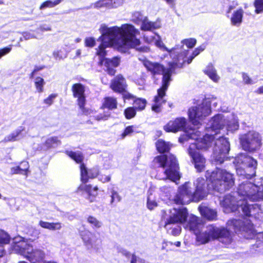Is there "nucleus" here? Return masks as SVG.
<instances>
[{
    "instance_id": "nucleus-1",
    "label": "nucleus",
    "mask_w": 263,
    "mask_h": 263,
    "mask_svg": "<svg viewBox=\"0 0 263 263\" xmlns=\"http://www.w3.org/2000/svg\"><path fill=\"white\" fill-rule=\"evenodd\" d=\"M102 34L100 39L101 44L97 50V54L100 58V62L104 61V66L108 73L111 76L115 74V68L120 63V59L114 57L112 59H103L106 54L105 48L114 46L121 52H126L129 48H135L142 53L148 52L150 49L148 46H140V41L136 38L140 33L139 31L130 24H125L121 27H108L105 24H102L99 29Z\"/></svg>"
},
{
    "instance_id": "nucleus-2",
    "label": "nucleus",
    "mask_w": 263,
    "mask_h": 263,
    "mask_svg": "<svg viewBox=\"0 0 263 263\" xmlns=\"http://www.w3.org/2000/svg\"><path fill=\"white\" fill-rule=\"evenodd\" d=\"M240 233L247 239L255 238L263 242V232L256 233L250 219H232L227 223V228L217 227L213 224L204 227L195 232L196 242L198 245L205 244L212 240L218 239L226 245L230 244L232 240V234Z\"/></svg>"
},
{
    "instance_id": "nucleus-3",
    "label": "nucleus",
    "mask_w": 263,
    "mask_h": 263,
    "mask_svg": "<svg viewBox=\"0 0 263 263\" xmlns=\"http://www.w3.org/2000/svg\"><path fill=\"white\" fill-rule=\"evenodd\" d=\"M196 40L190 39L183 40L181 45H176L170 51V57L173 62L170 63L169 67L165 68L157 63H153L148 60L143 61V65L146 69L153 74H162V84L160 88L158 89L157 96H155L152 108L156 112L161 110V105L165 102L164 97L165 92L172 80L171 76L177 67L181 68L185 62L184 58L188 54L189 48H193L196 44Z\"/></svg>"
},
{
    "instance_id": "nucleus-4",
    "label": "nucleus",
    "mask_w": 263,
    "mask_h": 263,
    "mask_svg": "<svg viewBox=\"0 0 263 263\" xmlns=\"http://www.w3.org/2000/svg\"><path fill=\"white\" fill-rule=\"evenodd\" d=\"M226 125L228 131L234 132L239 128L238 119L233 114L225 117L223 115L218 114L210 121V126L206 127V130H211L214 134H206L203 138L208 135L212 138L207 139V141L212 143L215 140L214 147L211 160L216 165L223 162L230 149V143L228 139L223 136H218V130L223 128Z\"/></svg>"
},
{
    "instance_id": "nucleus-5",
    "label": "nucleus",
    "mask_w": 263,
    "mask_h": 263,
    "mask_svg": "<svg viewBox=\"0 0 263 263\" xmlns=\"http://www.w3.org/2000/svg\"><path fill=\"white\" fill-rule=\"evenodd\" d=\"M220 204L226 213L237 211L241 215L259 220L263 219V210L258 204H245L244 201L237 199L231 194L225 195L220 200Z\"/></svg>"
},
{
    "instance_id": "nucleus-6",
    "label": "nucleus",
    "mask_w": 263,
    "mask_h": 263,
    "mask_svg": "<svg viewBox=\"0 0 263 263\" xmlns=\"http://www.w3.org/2000/svg\"><path fill=\"white\" fill-rule=\"evenodd\" d=\"M189 182H186L179 187L178 192L174 198L175 203L186 204L191 201L198 202L206 196L205 180L204 178H198L194 182V186L195 187L194 192L192 191Z\"/></svg>"
},
{
    "instance_id": "nucleus-7",
    "label": "nucleus",
    "mask_w": 263,
    "mask_h": 263,
    "mask_svg": "<svg viewBox=\"0 0 263 263\" xmlns=\"http://www.w3.org/2000/svg\"><path fill=\"white\" fill-rule=\"evenodd\" d=\"M187 136L191 140H194V142H190V145L188 149V153L194 163L195 167L198 172H201L204 167L205 160L204 158L199 153V149H206L212 143L208 142L207 139H211L212 137L206 135L204 138H200L201 132L192 130L189 132Z\"/></svg>"
},
{
    "instance_id": "nucleus-8",
    "label": "nucleus",
    "mask_w": 263,
    "mask_h": 263,
    "mask_svg": "<svg viewBox=\"0 0 263 263\" xmlns=\"http://www.w3.org/2000/svg\"><path fill=\"white\" fill-rule=\"evenodd\" d=\"M209 182V190L212 189L218 192H223L234 185L233 175L224 170L217 168L215 170L206 171L205 175Z\"/></svg>"
},
{
    "instance_id": "nucleus-9",
    "label": "nucleus",
    "mask_w": 263,
    "mask_h": 263,
    "mask_svg": "<svg viewBox=\"0 0 263 263\" xmlns=\"http://www.w3.org/2000/svg\"><path fill=\"white\" fill-rule=\"evenodd\" d=\"M155 164L164 170L162 173H158L157 177L160 180L170 179L174 182L179 180L180 176L179 166L176 158L172 154L160 155L156 157L154 160Z\"/></svg>"
},
{
    "instance_id": "nucleus-10",
    "label": "nucleus",
    "mask_w": 263,
    "mask_h": 263,
    "mask_svg": "<svg viewBox=\"0 0 263 263\" xmlns=\"http://www.w3.org/2000/svg\"><path fill=\"white\" fill-rule=\"evenodd\" d=\"M188 216L186 208L181 207L178 209L173 208L167 212H164L162 215L164 221L165 228L168 232L176 236L180 234L181 228L178 224L182 223L186 220Z\"/></svg>"
},
{
    "instance_id": "nucleus-11",
    "label": "nucleus",
    "mask_w": 263,
    "mask_h": 263,
    "mask_svg": "<svg viewBox=\"0 0 263 263\" xmlns=\"http://www.w3.org/2000/svg\"><path fill=\"white\" fill-rule=\"evenodd\" d=\"M237 175L241 179H249L255 176L257 161L246 154H241L233 161Z\"/></svg>"
},
{
    "instance_id": "nucleus-12",
    "label": "nucleus",
    "mask_w": 263,
    "mask_h": 263,
    "mask_svg": "<svg viewBox=\"0 0 263 263\" xmlns=\"http://www.w3.org/2000/svg\"><path fill=\"white\" fill-rule=\"evenodd\" d=\"M237 193L244 203L249 204L247 201H258L263 199V185H257L246 180L241 182L237 188Z\"/></svg>"
},
{
    "instance_id": "nucleus-13",
    "label": "nucleus",
    "mask_w": 263,
    "mask_h": 263,
    "mask_svg": "<svg viewBox=\"0 0 263 263\" xmlns=\"http://www.w3.org/2000/svg\"><path fill=\"white\" fill-rule=\"evenodd\" d=\"M216 97H212L204 99L201 104L193 106L189 109L188 114L190 120L194 126L201 125V122L204 118L211 113V105L213 103L216 107L217 102Z\"/></svg>"
},
{
    "instance_id": "nucleus-14",
    "label": "nucleus",
    "mask_w": 263,
    "mask_h": 263,
    "mask_svg": "<svg viewBox=\"0 0 263 263\" xmlns=\"http://www.w3.org/2000/svg\"><path fill=\"white\" fill-rule=\"evenodd\" d=\"M15 250H19V253L26 258L31 263H40L45 257V252L41 249L32 248V246L23 241L16 244Z\"/></svg>"
},
{
    "instance_id": "nucleus-15",
    "label": "nucleus",
    "mask_w": 263,
    "mask_h": 263,
    "mask_svg": "<svg viewBox=\"0 0 263 263\" xmlns=\"http://www.w3.org/2000/svg\"><path fill=\"white\" fill-rule=\"evenodd\" d=\"M242 148L248 152L258 150L261 145V138L259 134L255 131H249L240 137Z\"/></svg>"
},
{
    "instance_id": "nucleus-16",
    "label": "nucleus",
    "mask_w": 263,
    "mask_h": 263,
    "mask_svg": "<svg viewBox=\"0 0 263 263\" xmlns=\"http://www.w3.org/2000/svg\"><path fill=\"white\" fill-rule=\"evenodd\" d=\"M73 96L77 98V104L81 112L85 115H90L92 111L85 107L86 104V97L85 96V87L81 83H76L72 86Z\"/></svg>"
},
{
    "instance_id": "nucleus-17",
    "label": "nucleus",
    "mask_w": 263,
    "mask_h": 263,
    "mask_svg": "<svg viewBox=\"0 0 263 263\" xmlns=\"http://www.w3.org/2000/svg\"><path fill=\"white\" fill-rule=\"evenodd\" d=\"M186 124V120L184 118H179L176 119L174 121H170L165 126H164V129L167 132H177L179 130H183L185 132L186 134L182 139L185 140H191L190 137L187 136L189 132H199L197 129H191L186 130L185 127Z\"/></svg>"
},
{
    "instance_id": "nucleus-18",
    "label": "nucleus",
    "mask_w": 263,
    "mask_h": 263,
    "mask_svg": "<svg viewBox=\"0 0 263 263\" xmlns=\"http://www.w3.org/2000/svg\"><path fill=\"white\" fill-rule=\"evenodd\" d=\"M124 0H99L91 4L90 8L97 9L105 8L106 9H116L121 6Z\"/></svg>"
},
{
    "instance_id": "nucleus-19",
    "label": "nucleus",
    "mask_w": 263,
    "mask_h": 263,
    "mask_svg": "<svg viewBox=\"0 0 263 263\" xmlns=\"http://www.w3.org/2000/svg\"><path fill=\"white\" fill-rule=\"evenodd\" d=\"M98 187L97 186H93L90 184H82L78 189V192L82 194L85 193L87 195L86 198L90 202L95 201V198L98 196Z\"/></svg>"
},
{
    "instance_id": "nucleus-20",
    "label": "nucleus",
    "mask_w": 263,
    "mask_h": 263,
    "mask_svg": "<svg viewBox=\"0 0 263 263\" xmlns=\"http://www.w3.org/2000/svg\"><path fill=\"white\" fill-rule=\"evenodd\" d=\"M80 170L83 182H87L88 178H94L99 175V170L98 167H93L88 171L85 165L82 163L80 165Z\"/></svg>"
},
{
    "instance_id": "nucleus-21",
    "label": "nucleus",
    "mask_w": 263,
    "mask_h": 263,
    "mask_svg": "<svg viewBox=\"0 0 263 263\" xmlns=\"http://www.w3.org/2000/svg\"><path fill=\"white\" fill-rule=\"evenodd\" d=\"M26 133L25 127L23 126H20L12 133L6 136L3 141L9 142L19 140L25 137Z\"/></svg>"
},
{
    "instance_id": "nucleus-22",
    "label": "nucleus",
    "mask_w": 263,
    "mask_h": 263,
    "mask_svg": "<svg viewBox=\"0 0 263 263\" xmlns=\"http://www.w3.org/2000/svg\"><path fill=\"white\" fill-rule=\"evenodd\" d=\"M126 84L125 79L121 75L116 77L110 84V88L115 92L121 93L126 88Z\"/></svg>"
},
{
    "instance_id": "nucleus-23",
    "label": "nucleus",
    "mask_w": 263,
    "mask_h": 263,
    "mask_svg": "<svg viewBox=\"0 0 263 263\" xmlns=\"http://www.w3.org/2000/svg\"><path fill=\"white\" fill-rule=\"evenodd\" d=\"M203 226V224L202 223L200 218L192 215L189 216L186 228L193 231L195 234L196 231L202 228Z\"/></svg>"
},
{
    "instance_id": "nucleus-24",
    "label": "nucleus",
    "mask_w": 263,
    "mask_h": 263,
    "mask_svg": "<svg viewBox=\"0 0 263 263\" xmlns=\"http://www.w3.org/2000/svg\"><path fill=\"white\" fill-rule=\"evenodd\" d=\"M161 24L159 20L155 22L149 21L147 17L141 24V29L143 31H153L161 27Z\"/></svg>"
},
{
    "instance_id": "nucleus-25",
    "label": "nucleus",
    "mask_w": 263,
    "mask_h": 263,
    "mask_svg": "<svg viewBox=\"0 0 263 263\" xmlns=\"http://www.w3.org/2000/svg\"><path fill=\"white\" fill-rule=\"evenodd\" d=\"M243 14L244 11L241 8L235 10L230 19L231 24L235 26H240L242 22Z\"/></svg>"
},
{
    "instance_id": "nucleus-26",
    "label": "nucleus",
    "mask_w": 263,
    "mask_h": 263,
    "mask_svg": "<svg viewBox=\"0 0 263 263\" xmlns=\"http://www.w3.org/2000/svg\"><path fill=\"white\" fill-rule=\"evenodd\" d=\"M39 225L46 229L50 231H60L62 228V223L60 222H49L43 220H40L39 222Z\"/></svg>"
},
{
    "instance_id": "nucleus-27",
    "label": "nucleus",
    "mask_w": 263,
    "mask_h": 263,
    "mask_svg": "<svg viewBox=\"0 0 263 263\" xmlns=\"http://www.w3.org/2000/svg\"><path fill=\"white\" fill-rule=\"evenodd\" d=\"M203 71L213 82H218L220 80V77L218 75L217 70L212 64H209Z\"/></svg>"
},
{
    "instance_id": "nucleus-28",
    "label": "nucleus",
    "mask_w": 263,
    "mask_h": 263,
    "mask_svg": "<svg viewBox=\"0 0 263 263\" xmlns=\"http://www.w3.org/2000/svg\"><path fill=\"white\" fill-rule=\"evenodd\" d=\"M201 214L209 220H214L216 219L217 213L215 211L206 207H199Z\"/></svg>"
},
{
    "instance_id": "nucleus-29",
    "label": "nucleus",
    "mask_w": 263,
    "mask_h": 263,
    "mask_svg": "<svg viewBox=\"0 0 263 263\" xmlns=\"http://www.w3.org/2000/svg\"><path fill=\"white\" fill-rule=\"evenodd\" d=\"M80 234L85 245L88 249L93 248V243L91 239V233L89 231H82L80 232Z\"/></svg>"
},
{
    "instance_id": "nucleus-30",
    "label": "nucleus",
    "mask_w": 263,
    "mask_h": 263,
    "mask_svg": "<svg viewBox=\"0 0 263 263\" xmlns=\"http://www.w3.org/2000/svg\"><path fill=\"white\" fill-rule=\"evenodd\" d=\"M61 144V141L57 137H51L46 139L42 148L44 150H47L50 148L55 147Z\"/></svg>"
},
{
    "instance_id": "nucleus-31",
    "label": "nucleus",
    "mask_w": 263,
    "mask_h": 263,
    "mask_svg": "<svg viewBox=\"0 0 263 263\" xmlns=\"http://www.w3.org/2000/svg\"><path fill=\"white\" fill-rule=\"evenodd\" d=\"M10 237L7 233L0 229V257L5 254L3 245L9 242Z\"/></svg>"
},
{
    "instance_id": "nucleus-32",
    "label": "nucleus",
    "mask_w": 263,
    "mask_h": 263,
    "mask_svg": "<svg viewBox=\"0 0 263 263\" xmlns=\"http://www.w3.org/2000/svg\"><path fill=\"white\" fill-rule=\"evenodd\" d=\"M117 101L116 98L112 97H106L104 99L103 107L109 109H114L117 108Z\"/></svg>"
},
{
    "instance_id": "nucleus-33",
    "label": "nucleus",
    "mask_w": 263,
    "mask_h": 263,
    "mask_svg": "<svg viewBox=\"0 0 263 263\" xmlns=\"http://www.w3.org/2000/svg\"><path fill=\"white\" fill-rule=\"evenodd\" d=\"M66 154L78 163H81L84 159L83 154L79 151L72 152L67 151Z\"/></svg>"
},
{
    "instance_id": "nucleus-34",
    "label": "nucleus",
    "mask_w": 263,
    "mask_h": 263,
    "mask_svg": "<svg viewBox=\"0 0 263 263\" xmlns=\"http://www.w3.org/2000/svg\"><path fill=\"white\" fill-rule=\"evenodd\" d=\"M157 150L161 153L167 152L170 149L169 143L163 140H159L156 143Z\"/></svg>"
},
{
    "instance_id": "nucleus-35",
    "label": "nucleus",
    "mask_w": 263,
    "mask_h": 263,
    "mask_svg": "<svg viewBox=\"0 0 263 263\" xmlns=\"http://www.w3.org/2000/svg\"><path fill=\"white\" fill-rule=\"evenodd\" d=\"M87 221L94 229H99L102 226V222L92 216H89Z\"/></svg>"
},
{
    "instance_id": "nucleus-36",
    "label": "nucleus",
    "mask_w": 263,
    "mask_h": 263,
    "mask_svg": "<svg viewBox=\"0 0 263 263\" xmlns=\"http://www.w3.org/2000/svg\"><path fill=\"white\" fill-rule=\"evenodd\" d=\"M62 1L63 0L47 1L41 4L40 9L43 10L47 8H53L60 4Z\"/></svg>"
},
{
    "instance_id": "nucleus-37",
    "label": "nucleus",
    "mask_w": 263,
    "mask_h": 263,
    "mask_svg": "<svg viewBox=\"0 0 263 263\" xmlns=\"http://www.w3.org/2000/svg\"><path fill=\"white\" fill-rule=\"evenodd\" d=\"M146 104V101L145 99L137 98L134 100L135 107L140 110L145 108Z\"/></svg>"
},
{
    "instance_id": "nucleus-38",
    "label": "nucleus",
    "mask_w": 263,
    "mask_h": 263,
    "mask_svg": "<svg viewBox=\"0 0 263 263\" xmlns=\"http://www.w3.org/2000/svg\"><path fill=\"white\" fill-rule=\"evenodd\" d=\"M34 84L37 91L40 93L42 92L45 84L44 79L41 77H37L35 79Z\"/></svg>"
},
{
    "instance_id": "nucleus-39",
    "label": "nucleus",
    "mask_w": 263,
    "mask_h": 263,
    "mask_svg": "<svg viewBox=\"0 0 263 263\" xmlns=\"http://www.w3.org/2000/svg\"><path fill=\"white\" fill-rule=\"evenodd\" d=\"M147 17L144 16L140 12H135L133 14V20L136 23H140L141 24L144 22Z\"/></svg>"
},
{
    "instance_id": "nucleus-40",
    "label": "nucleus",
    "mask_w": 263,
    "mask_h": 263,
    "mask_svg": "<svg viewBox=\"0 0 263 263\" xmlns=\"http://www.w3.org/2000/svg\"><path fill=\"white\" fill-rule=\"evenodd\" d=\"M157 47L159 48L163 51H167L170 54L171 50H168L167 48L163 44V42L161 41V37L159 35H157V39L155 40L154 44Z\"/></svg>"
},
{
    "instance_id": "nucleus-41",
    "label": "nucleus",
    "mask_w": 263,
    "mask_h": 263,
    "mask_svg": "<svg viewBox=\"0 0 263 263\" xmlns=\"http://www.w3.org/2000/svg\"><path fill=\"white\" fill-rule=\"evenodd\" d=\"M52 55L55 60H61L67 57V54L64 53L61 50H54L52 53Z\"/></svg>"
},
{
    "instance_id": "nucleus-42",
    "label": "nucleus",
    "mask_w": 263,
    "mask_h": 263,
    "mask_svg": "<svg viewBox=\"0 0 263 263\" xmlns=\"http://www.w3.org/2000/svg\"><path fill=\"white\" fill-rule=\"evenodd\" d=\"M254 6L256 13H263V0H254Z\"/></svg>"
},
{
    "instance_id": "nucleus-43",
    "label": "nucleus",
    "mask_w": 263,
    "mask_h": 263,
    "mask_svg": "<svg viewBox=\"0 0 263 263\" xmlns=\"http://www.w3.org/2000/svg\"><path fill=\"white\" fill-rule=\"evenodd\" d=\"M124 114L126 119H130L136 116V111L134 107H129L125 109Z\"/></svg>"
},
{
    "instance_id": "nucleus-44",
    "label": "nucleus",
    "mask_w": 263,
    "mask_h": 263,
    "mask_svg": "<svg viewBox=\"0 0 263 263\" xmlns=\"http://www.w3.org/2000/svg\"><path fill=\"white\" fill-rule=\"evenodd\" d=\"M136 129V126L134 125L126 127L124 132L121 135V138L124 139L126 136H130L132 133L135 132Z\"/></svg>"
},
{
    "instance_id": "nucleus-45",
    "label": "nucleus",
    "mask_w": 263,
    "mask_h": 263,
    "mask_svg": "<svg viewBox=\"0 0 263 263\" xmlns=\"http://www.w3.org/2000/svg\"><path fill=\"white\" fill-rule=\"evenodd\" d=\"M20 165L22 167V173L24 174V176L27 178L29 173V164L27 161H23L20 163Z\"/></svg>"
},
{
    "instance_id": "nucleus-46",
    "label": "nucleus",
    "mask_w": 263,
    "mask_h": 263,
    "mask_svg": "<svg viewBox=\"0 0 263 263\" xmlns=\"http://www.w3.org/2000/svg\"><path fill=\"white\" fill-rule=\"evenodd\" d=\"M157 205H158V204H157V202L155 200L152 199L151 194L148 195V196L147 197V208L150 210H152L154 209L156 207H157Z\"/></svg>"
},
{
    "instance_id": "nucleus-47",
    "label": "nucleus",
    "mask_w": 263,
    "mask_h": 263,
    "mask_svg": "<svg viewBox=\"0 0 263 263\" xmlns=\"http://www.w3.org/2000/svg\"><path fill=\"white\" fill-rule=\"evenodd\" d=\"M111 204H112L114 202H118L121 200V197L119 196V194L117 192L112 190L111 192Z\"/></svg>"
},
{
    "instance_id": "nucleus-48",
    "label": "nucleus",
    "mask_w": 263,
    "mask_h": 263,
    "mask_svg": "<svg viewBox=\"0 0 263 263\" xmlns=\"http://www.w3.org/2000/svg\"><path fill=\"white\" fill-rule=\"evenodd\" d=\"M57 96V95L56 94H51L48 98L44 100V103L47 104L48 106L51 105Z\"/></svg>"
},
{
    "instance_id": "nucleus-49",
    "label": "nucleus",
    "mask_w": 263,
    "mask_h": 263,
    "mask_svg": "<svg viewBox=\"0 0 263 263\" xmlns=\"http://www.w3.org/2000/svg\"><path fill=\"white\" fill-rule=\"evenodd\" d=\"M242 79L243 82L246 84H253L255 83V82H254L248 75V74L246 73H242Z\"/></svg>"
},
{
    "instance_id": "nucleus-50",
    "label": "nucleus",
    "mask_w": 263,
    "mask_h": 263,
    "mask_svg": "<svg viewBox=\"0 0 263 263\" xmlns=\"http://www.w3.org/2000/svg\"><path fill=\"white\" fill-rule=\"evenodd\" d=\"M85 45L86 47H92L95 45V40L93 37H87L85 40Z\"/></svg>"
},
{
    "instance_id": "nucleus-51",
    "label": "nucleus",
    "mask_w": 263,
    "mask_h": 263,
    "mask_svg": "<svg viewBox=\"0 0 263 263\" xmlns=\"http://www.w3.org/2000/svg\"><path fill=\"white\" fill-rule=\"evenodd\" d=\"M157 39V35H153V36H148L144 35V41L149 44H154L155 40Z\"/></svg>"
},
{
    "instance_id": "nucleus-52",
    "label": "nucleus",
    "mask_w": 263,
    "mask_h": 263,
    "mask_svg": "<svg viewBox=\"0 0 263 263\" xmlns=\"http://www.w3.org/2000/svg\"><path fill=\"white\" fill-rule=\"evenodd\" d=\"M110 116V114L107 113L105 114H99L94 117L95 119L98 121L106 120Z\"/></svg>"
},
{
    "instance_id": "nucleus-53",
    "label": "nucleus",
    "mask_w": 263,
    "mask_h": 263,
    "mask_svg": "<svg viewBox=\"0 0 263 263\" xmlns=\"http://www.w3.org/2000/svg\"><path fill=\"white\" fill-rule=\"evenodd\" d=\"M23 38L25 40H28L32 39L35 38V36L34 34L31 33L29 32H24L23 33Z\"/></svg>"
},
{
    "instance_id": "nucleus-54",
    "label": "nucleus",
    "mask_w": 263,
    "mask_h": 263,
    "mask_svg": "<svg viewBox=\"0 0 263 263\" xmlns=\"http://www.w3.org/2000/svg\"><path fill=\"white\" fill-rule=\"evenodd\" d=\"M200 53V52L197 49V48H196L192 53V55L188 58L187 60V64H190L193 59L198 55Z\"/></svg>"
},
{
    "instance_id": "nucleus-55",
    "label": "nucleus",
    "mask_w": 263,
    "mask_h": 263,
    "mask_svg": "<svg viewBox=\"0 0 263 263\" xmlns=\"http://www.w3.org/2000/svg\"><path fill=\"white\" fill-rule=\"evenodd\" d=\"M122 93H123V98L124 100H135V97L133 95L126 91L125 90Z\"/></svg>"
},
{
    "instance_id": "nucleus-56",
    "label": "nucleus",
    "mask_w": 263,
    "mask_h": 263,
    "mask_svg": "<svg viewBox=\"0 0 263 263\" xmlns=\"http://www.w3.org/2000/svg\"><path fill=\"white\" fill-rule=\"evenodd\" d=\"M98 178L100 181L104 183L108 182L110 180V176L106 175H99Z\"/></svg>"
},
{
    "instance_id": "nucleus-57",
    "label": "nucleus",
    "mask_w": 263,
    "mask_h": 263,
    "mask_svg": "<svg viewBox=\"0 0 263 263\" xmlns=\"http://www.w3.org/2000/svg\"><path fill=\"white\" fill-rule=\"evenodd\" d=\"M38 29L40 30L41 31H48L51 30V27L46 24L41 25Z\"/></svg>"
},
{
    "instance_id": "nucleus-58",
    "label": "nucleus",
    "mask_w": 263,
    "mask_h": 263,
    "mask_svg": "<svg viewBox=\"0 0 263 263\" xmlns=\"http://www.w3.org/2000/svg\"><path fill=\"white\" fill-rule=\"evenodd\" d=\"M118 252L127 257H129L130 256V253L123 248H119Z\"/></svg>"
},
{
    "instance_id": "nucleus-59",
    "label": "nucleus",
    "mask_w": 263,
    "mask_h": 263,
    "mask_svg": "<svg viewBox=\"0 0 263 263\" xmlns=\"http://www.w3.org/2000/svg\"><path fill=\"white\" fill-rule=\"evenodd\" d=\"M19 170L17 167H12L10 169V173L12 175L13 174H20Z\"/></svg>"
},
{
    "instance_id": "nucleus-60",
    "label": "nucleus",
    "mask_w": 263,
    "mask_h": 263,
    "mask_svg": "<svg viewBox=\"0 0 263 263\" xmlns=\"http://www.w3.org/2000/svg\"><path fill=\"white\" fill-rule=\"evenodd\" d=\"M171 7H174L175 5V0H164Z\"/></svg>"
},
{
    "instance_id": "nucleus-61",
    "label": "nucleus",
    "mask_w": 263,
    "mask_h": 263,
    "mask_svg": "<svg viewBox=\"0 0 263 263\" xmlns=\"http://www.w3.org/2000/svg\"><path fill=\"white\" fill-rule=\"evenodd\" d=\"M205 48L206 44H203L197 48L201 52V51H203L205 49Z\"/></svg>"
},
{
    "instance_id": "nucleus-62",
    "label": "nucleus",
    "mask_w": 263,
    "mask_h": 263,
    "mask_svg": "<svg viewBox=\"0 0 263 263\" xmlns=\"http://www.w3.org/2000/svg\"><path fill=\"white\" fill-rule=\"evenodd\" d=\"M256 92L258 94H263V85L259 87L256 90Z\"/></svg>"
},
{
    "instance_id": "nucleus-63",
    "label": "nucleus",
    "mask_w": 263,
    "mask_h": 263,
    "mask_svg": "<svg viewBox=\"0 0 263 263\" xmlns=\"http://www.w3.org/2000/svg\"><path fill=\"white\" fill-rule=\"evenodd\" d=\"M137 260V256L133 254L130 263H136Z\"/></svg>"
},
{
    "instance_id": "nucleus-64",
    "label": "nucleus",
    "mask_w": 263,
    "mask_h": 263,
    "mask_svg": "<svg viewBox=\"0 0 263 263\" xmlns=\"http://www.w3.org/2000/svg\"><path fill=\"white\" fill-rule=\"evenodd\" d=\"M237 4H236L235 5H230V6H229L228 12L230 13L231 12V11L232 9H233L235 7V6H237Z\"/></svg>"
}]
</instances>
